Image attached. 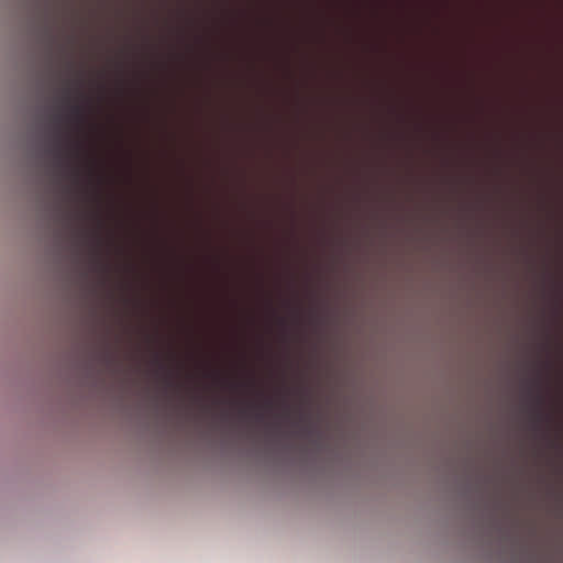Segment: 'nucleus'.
Returning <instances> with one entry per match:
<instances>
[{
	"mask_svg": "<svg viewBox=\"0 0 563 563\" xmlns=\"http://www.w3.org/2000/svg\"><path fill=\"white\" fill-rule=\"evenodd\" d=\"M255 417H256L257 420H262L263 419V415L261 412H257L255 415Z\"/></svg>",
	"mask_w": 563,
	"mask_h": 563,
	"instance_id": "7ed1b4c3",
	"label": "nucleus"
},
{
	"mask_svg": "<svg viewBox=\"0 0 563 563\" xmlns=\"http://www.w3.org/2000/svg\"><path fill=\"white\" fill-rule=\"evenodd\" d=\"M70 89L67 87L65 89L64 103L68 108V119L74 120L78 125L82 124L85 121V111L84 108L78 103L70 102Z\"/></svg>",
	"mask_w": 563,
	"mask_h": 563,
	"instance_id": "f03ea898",
	"label": "nucleus"
},
{
	"mask_svg": "<svg viewBox=\"0 0 563 563\" xmlns=\"http://www.w3.org/2000/svg\"><path fill=\"white\" fill-rule=\"evenodd\" d=\"M537 418H538L539 420H541V419H542V415H541L540 412H538V413H537Z\"/></svg>",
	"mask_w": 563,
	"mask_h": 563,
	"instance_id": "39448f33",
	"label": "nucleus"
},
{
	"mask_svg": "<svg viewBox=\"0 0 563 563\" xmlns=\"http://www.w3.org/2000/svg\"><path fill=\"white\" fill-rule=\"evenodd\" d=\"M62 120L63 117L60 115L55 118L57 126L54 134V146L52 150L56 158V163L60 166L67 163L66 158H79L82 154L81 143L70 141V139L59 128V122Z\"/></svg>",
	"mask_w": 563,
	"mask_h": 563,
	"instance_id": "f257e3e1",
	"label": "nucleus"
},
{
	"mask_svg": "<svg viewBox=\"0 0 563 563\" xmlns=\"http://www.w3.org/2000/svg\"><path fill=\"white\" fill-rule=\"evenodd\" d=\"M537 400H538V404H541V402H542L541 397H538V399H537Z\"/></svg>",
	"mask_w": 563,
	"mask_h": 563,
	"instance_id": "423d86ee",
	"label": "nucleus"
},
{
	"mask_svg": "<svg viewBox=\"0 0 563 563\" xmlns=\"http://www.w3.org/2000/svg\"><path fill=\"white\" fill-rule=\"evenodd\" d=\"M74 175L76 176V178L78 177V174H79V170L77 168H75L74 170Z\"/></svg>",
	"mask_w": 563,
	"mask_h": 563,
	"instance_id": "20e7f679",
	"label": "nucleus"
}]
</instances>
